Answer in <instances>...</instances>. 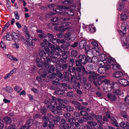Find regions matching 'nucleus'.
Here are the masks:
<instances>
[{"label": "nucleus", "mask_w": 129, "mask_h": 129, "mask_svg": "<svg viewBox=\"0 0 129 129\" xmlns=\"http://www.w3.org/2000/svg\"><path fill=\"white\" fill-rule=\"evenodd\" d=\"M88 73L89 74L88 77L89 80L93 83L96 86L100 85L103 83V81L102 80L103 78L102 76H100L98 74L93 71H90Z\"/></svg>", "instance_id": "f257e3e1"}, {"label": "nucleus", "mask_w": 129, "mask_h": 129, "mask_svg": "<svg viewBox=\"0 0 129 129\" xmlns=\"http://www.w3.org/2000/svg\"><path fill=\"white\" fill-rule=\"evenodd\" d=\"M78 59L75 60L76 65L77 66H81L89 63V56L87 55L80 54L78 56Z\"/></svg>", "instance_id": "f03ea898"}, {"label": "nucleus", "mask_w": 129, "mask_h": 129, "mask_svg": "<svg viewBox=\"0 0 129 129\" xmlns=\"http://www.w3.org/2000/svg\"><path fill=\"white\" fill-rule=\"evenodd\" d=\"M56 73H53L52 74H48L47 75V77L51 80H52V83L55 85H59L61 84L59 82V79L55 77Z\"/></svg>", "instance_id": "7ed1b4c3"}, {"label": "nucleus", "mask_w": 129, "mask_h": 129, "mask_svg": "<svg viewBox=\"0 0 129 129\" xmlns=\"http://www.w3.org/2000/svg\"><path fill=\"white\" fill-rule=\"evenodd\" d=\"M71 24V22L69 21L62 22L61 24L60 27H57L55 29L57 30H61V32L63 33L69 28V25Z\"/></svg>", "instance_id": "20e7f679"}, {"label": "nucleus", "mask_w": 129, "mask_h": 129, "mask_svg": "<svg viewBox=\"0 0 129 129\" xmlns=\"http://www.w3.org/2000/svg\"><path fill=\"white\" fill-rule=\"evenodd\" d=\"M15 31V30H13V31L12 32V36L10 33H7L6 36V40L8 41L13 40L14 42H15L16 36Z\"/></svg>", "instance_id": "39448f33"}, {"label": "nucleus", "mask_w": 129, "mask_h": 129, "mask_svg": "<svg viewBox=\"0 0 129 129\" xmlns=\"http://www.w3.org/2000/svg\"><path fill=\"white\" fill-rule=\"evenodd\" d=\"M77 73L79 76H82L83 75L87 74L88 72L85 70L84 67L81 66L80 67H77Z\"/></svg>", "instance_id": "423d86ee"}, {"label": "nucleus", "mask_w": 129, "mask_h": 129, "mask_svg": "<svg viewBox=\"0 0 129 129\" xmlns=\"http://www.w3.org/2000/svg\"><path fill=\"white\" fill-rule=\"evenodd\" d=\"M57 57L55 56H53L52 57V58H51L49 57L47 60L46 62H45L44 63V64L46 66V67H49V66L50 63L51 62H53L54 63H55L56 64H59L60 63V61L57 59Z\"/></svg>", "instance_id": "0eeeda50"}, {"label": "nucleus", "mask_w": 129, "mask_h": 129, "mask_svg": "<svg viewBox=\"0 0 129 129\" xmlns=\"http://www.w3.org/2000/svg\"><path fill=\"white\" fill-rule=\"evenodd\" d=\"M61 8L63 9L64 15L67 14L69 16H72L74 15V10L67 8V7L64 6H61Z\"/></svg>", "instance_id": "6e6552de"}, {"label": "nucleus", "mask_w": 129, "mask_h": 129, "mask_svg": "<svg viewBox=\"0 0 129 129\" xmlns=\"http://www.w3.org/2000/svg\"><path fill=\"white\" fill-rule=\"evenodd\" d=\"M47 60H44L43 61H42V59H41V57L40 58L39 57H36V62L37 63V66L39 68H41L43 67H44L45 68H48V67H46L45 64H44V63L45 62H46Z\"/></svg>", "instance_id": "1a4fd4ad"}, {"label": "nucleus", "mask_w": 129, "mask_h": 129, "mask_svg": "<svg viewBox=\"0 0 129 129\" xmlns=\"http://www.w3.org/2000/svg\"><path fill=\"white\" fill-rule=\"evenodd\" d=\"M128 26L126 23L122 24L121 26V30H119L118 31L120 36L124 35L126 33V29L128 28Z\"/></svg>", "instance_id": "9d476101"}, {"label": "nucleus", "mask_w": 129, "mask_h": 129, "mask_svg": "<svg viewBox=\"0 0 129 129\" xmlns=\"http://www.w3.org/2000/svg\"><path fill=\"white\" fill-rule=\"evenodd\" d=\"M71 103L76 108L80 110H84L85 108L82 106L81 104L78 102L75 101H72L71 102Z\"/></svg>", "instance_id": "9b49d317"}, {"label": "nucleus", "mask_w": 129, "mask_h": 129, "mask_svg": "<svg viewBox=\"0 0 129 129\" xmlns=\"http://www.w3.org/2000/svg\"><path fill=\"white\" fill-rule=\"evenodd\" d=\"M45 51L43 49H41L40 50L39 54V56H37V57H40L41 59H43L44 60H47L49 57H48L47 53L46 51L45 52Z\"/></svg>", "instance_id": "f8f14e48"}, {"label": "nucleus", "mask_w": 129, "mask_h": 129, "mask_svg": "<svg viewBox=\"0 0 129 129\" xmlns=\"http://www.w3.org/2000/svg\"><path fill=\"white\" fill-rule=\"evenodd\" d=\"M88 125H87L85 129H96V126L97 125L96 122L92 121H88L87 122Z\"/></svg>", "instance_id": "ddd939ff"}, {"label": "nucleus", "mask_w": 129, "mask_h": 129, "mask_svg": "<svg viewBox=\"0 0 129 129\" xmlns=\"http://www.w3.org/2000/svg\"><path fill=\"white\" fill-rule=\"evenodd\" d=\"M54 118V116L51 114L49 113L46 115H44L42 117V118L44 121L49 122L51 120H52Z\"/></svg>", "instance_id": "4468645a"}, {"label": "nucleus", "mask_w": 129, "mask_h": 129, "mask_svg": "<svg viewBox=\"0 0 129 129\" xmlns=\"http://www.w3.org/2000/svg\"><path fill=\"white\" fill-rule=\"evenodd\" d=\"M67 71L71 76H75L76 75V72H77V67L76 68L74 67H73L71 68H69Z\"/></svg>", "instance_id": "2eb2a0df"}, {"label": "nucleus", "mask_w": 129, "mask_h": 129, "mask_svg": "<svg viewBox=\"0 0 129 129\" xmlns=\"http://www.w3.org/2000/svg\"><path fill=\"white\" fill-rule=\"evenodd\" d=\"M58 100L59 105L63 108H66V106L65 104H67L69 103L66 100L62 99H59Z\"/></svg>", "instance_id": "dca6fc26"}, {"label": "nucleus", "mask_w": 129, "mask_h": 129, "mask_svg": "<svg viewBox=\"0 0 129 129\" xmlns=\"http://www.w3.org/2000/svg\"><path fill=\"white\" fill-rule=\"evenodd\" d=\"M108 99L111 102H115L117 100V98L113 93H109L107 94Z\"/></svg>", "instance_id": "f3484780"}, {"label": "nucleus", "mask_w": 129, "mask_h": 129, "mask_svg": "<svg viewBox=\"0 0 129 129\" xmlns=\"http://www.w3.org/2000/svg\"><path fill=\"white\" fill-rule=\"evenodd\" d=\"M118 81L120 84L124 87L128 86L129 85V81L126 79H120Z\"/></svg>", "instance_id": "a211bd4d"}, {"label": "nucleus", "mask_w": 129, "mask_h": 129, "mask_svg": "<svg viewBox=\"0 0 129 129\" xmlns=\"http://www.w3.org/2000/svg\"><path fill=\"white\" fill-rule=\"evenodd\" d=\"M48 40H43V42L40 43V46L41 47H42V49L44 50H45V48L46 47H48Z\"/></svg>", "instance_id": "6ab92c4d"}, {"label": "nucleus", "mask_w": 129, "mask_h": 129, "mask_svg": "<svg viewBox=\"0 0 129 129\" xmlns=\"http://www.w3.org/2000/svg\"><path fill=\"white\" fill-rule=\"evenodd\" d=\"M120 126L124 129H129V123L122 121L119 124Z\"/></svg>", "instance_id": "aec40b11"}, {"label": "nucleus", "mask_w": 129, "mask_h": 129, "mask_svg": "<svg viewBox=\"0 0 129 129\" xmlns=\"http://www.w3.org/2000/svg\"><path fill=\"white\" fill-rule=\"evenodd\" d=\"M57 71L56 70V76L58 78L57 79H59V81H63V75L62 74L60 71H59L58 70H57Z\"/></svg>", "instance_id": "412c9836"}, {"label": "nucleus", "mask_w": 129, "mask_h": 129, "mask_svg": "<svg viewBox=\"0 0 129 129\" xmlns=\"http://www.w3.org/2000/svg\"><path fill=\"white\" fill-rule=\"evenodd\" d=\"M122 91L121 89L120 88L115 90H113V93L116 96L119 98V96H121L122 94Z\"/></svg>", "instance_id": "4be33fe9"}, {"label": "nucleus", "mask_w": 129, "mask_h": 129, "mask_svg": "<svg viewBox=\"0 0 129 129\" xmlns=\"http://www.w3.org/2000/svg\"><path fill=\"white\" fill-rule=\"evenodd\" d=\"M25 41L27 42V44L31 48H33L35 45L34 43L33 42L32 38H26L25 39Z\"/></svg>", "instance_id": "5701e85b"}, {"label": "nucleus", "mask_w": 129, "mask_h": 129, "mask_svg": "<svg viewBox=\"0 0 129 129\" xmlns=\"http://www.w3.org/2000/svg\"><path fill=\"white\" fill-rule=\"evenodd\" d=\"M73 38L71 37L70 32H69L66 34L65 35L64 39L68 41L69 42H71L72 40H73Z\"/></svg>", "instance_id": "b1692460"}, {"label": "nucleus", "mask_w": 129, "mask_h": 129, "mask_svg": "<svg viewBox=\"0 0 129 129\" xmlns=\"http://www.w3.org/2000/svg\"><path fill=\"white\" fill-rule=\"evenodd\" d=\"M50 73V72L49 70H47V69L43 70L41 72V75L42 78H45L47 74Z\"/></svg>", "instance_id": "393cba45"}, {"label": "nucleus", "mask_w": 129, "mask_h": 129, "mask_svg": "<svg viewBox=\"0 0 129 129\" xmlns=\"http://www.w3.org/2000/svg\"><path fill=\"white\" fill-rule=\"evenodd\" d=\"M45 51L46 52L47 54L48 57L49 56L50 57H53L54 54V52L51 51L48 47H46L45 48Z\"/></svg>", "instance_id": "a878e982"}, {"label": "nucleus", "mask_w": 129, "mask_h": 129, "mask_svg": "<svg viewBox=\"0 0 129 129\" xmlns=\"http://www.w3.org/2000/svg\"><path fill=\"white\" fill-rule=\"evenodd\" d=\"M115 62L116 60L114 58H113L112 57L109 56L106 61V63H108L112 65H113L115 63Z\"/></svg>", "instance_id": "bb28decb"}, {"label": "nucleus", "mask_w": 129, "mask_h": 129, "mask_svg": "<svg viewBox=\"0 0 129 129\" xmlns=\"http://www.w3.org/2000/svg\"><path fill=\"white\" fill-rule=\"evenodd\" d=\"M89 63L97 62L98 61V58L96 56L90 57L89 56Z\"/></svg>", "instance_id": "cd10ccee"}, {"label": "nucleus", "mask_w": 129, "mask_h": 129, "mask_svg": "<svg viewBox=\"0 0 129 129\" xmlns=\"http://www.w3.org/2000/svg\"><path fill=\"white\" fill-rule=\"evenodd\" d=\"M86 44V42L85 40H82L79 43V46L80 48H84Z\"/></svg>", "instance_id": "c85d7f7f"}, {"label": "nucleus", "mask_w": 129, "mask_h": 129, "mask_svg": "<svg viewBox=\"0 0 129 129\" xmlns=\"http://www.w3.org/2000/svg\"><path fill=\"white\" fill-rule=\"evenodd\" d=\"M99 56L100 59L103 61L106 60V61L109 57L107 56L105 54L103 53L100 54Z\"/></svg>", "instance_id": "c756f323"}, {"label": "nucleus", "mask_w": 129, "mask_h": 129, "mask_svg": "<svg viewBox=\"0 0 129 129\" xmlns=\"http://www.w3.org/2000/svg\"><path fill=\"white\" fill-rule=\"evenodd\" d=\"M61 6H63L62 5L59 6V9L57 8L54 11L57 12L58 14H60L62 16H64L63 9L61 8L60 7Z\"/></svg>", "instance_id": "7c9ffc66"}, {"label": "nucleus", "mask_w": 129, "mask_h": 129, "mask_svg": "<svg viewBox=\"0 0 129 129\" xmlns=\"http://www.w3.org/2000/svg\"><path fill=\"white\" fill-rule=\"evenodd\" d=\"M92 49V52L93 54H95L96 55L99 56L100 54V49L98 47H95L94 48Z\"/></svg>", "instance_id": "2f4dec72"}, {"label": "nucleus", "mask_w": 129, "mask_h": 129, "mask_svg": "<svg viewBox=\"0 0 129 129\" xmlns=\"http://www.w3.org/2000/svg\"><path fill=\"white\" fill-rule=\"evenodd\" d=\"M121 20L122 21H127L128 20V17L124 13H121L120 15Z\"/></svg>", "instance_id": "473e14b6"}, {"label": "nucleus", "mask_w": 129, "mask_h": 129, "mask_svg": "<svg viewBox=\"0 0 129 129\" xmlns=\"http://www.w3.org/2000/svg\"><path fill=\"white\" fill-rule=\"evenodd\" d=\"M111 82V85L113 87V90L120 88L119 84L118 83L113 82Z\"/></svg>", "instance_id": "72a5a7b5"}, {"label": "nucleus", "mask_w": 129, "mask_h": 129, "mask_svg": "<svg viewBox=\"0 0 129 129\" xmlns=\"http://www.w3.org/2000/svg\"><path fill=\"white\" fill-rule=\"evenodd\" d=\"M111 119L112 121L111 123L112 124L117 127H119L116 119L114 117H111Z\"/></svg>", "instance_id": "f704fd0d"}, {"label": "nucleus", "mask_w": 129, "mask_h": 129, "mask_svg": "<svg viewBox=\"0 0 129 129\" xmlns=\"http://www.w3.org/2000/svg\"><path fill=\"white\" fill-rule=\"evenodd\" d=\"M122 73L121 72L117 71L114 72L113 74V76L116 78H119L123 76Z\"/></svg>", "instance_id": "c9c22d12"}, {"label": "nucleus", "mask_w": 129, "mask_h": 129, "mask_svg": "<svg viewBox=\"0 0 129 129\" xmlns=\"http://www.w3.org/2000/svg\"><path fill=\"white\" fill-rule=\"evenodd\" d=\"M102 116L100 115H97L95 118V119L97 121L98 123L102 124H103V122L102 121Z\"/></svg>", "instance_id": "e433bc0d"}, {"label": "nucleus", "mask_w": 129, "mask_h": 129, "mask_svg": "<svg viewBox=\"0 0 129 129\" xmlns=\"http://www.w3.org/2000/svg\"><path fill=\"white\" fill-rule=\"evenodd\" d=\"M82 85L84 88L88 90L90 89L91 86V84L88 81Z\"/></svg>", "instance_id": "4c0bfd02"}, {"label": "nucleus", "mask_w": 129, "mask_h": 129, "mask_svg": "<svg viewBox=\"0 0 129 129\" xmlns=\"http://www.w3.org/2000/svg\"><path fill=\"white\" fill-rule=\"evenodd\" d=\"M49 123L48 124V127L49 129L54 128V124H55V120L54 118L53 119V120H51L49 122Z\"/></svg>", "instance_id": "58836bf2"}, {"label": "nucleus", "mask_w": 129, "mask_h": 129, "mask_svg": "<svg viewBox=\"0 0 129 129\" xmlns=\"http://www.w3.org/2000/svg\"><path fill=\"white\" fill-rule=\"evenodd\" d=\"M46 34V40H48V42L50 41H51L53 40V37H54V36L52 34L48 33Z\"/></svg>", "instance_id": "ea45409f"}, {"label": "nucleus", "mask_w": 129, "mask_h": 129, "mask_svg": "<svg viewBox=\"0 0 129 129\" xmlns=\"http://www.w3.org/2000/svg\"><path fill=\"white\" fill-rule=\"evenodd\" d=\"M34 122V120L33 119H30L27 120L25 124L29 127L33 125Z\"/></svg>", "instance_id": "a19ab883"}, {"label": "nucleus", "mask_w": 129, "mask_h": 129, "mask_svg": "<svg viewBox=\"0 0 129 129\" xmlns=\"http://www.w3.org/2000/svg\"><path fill=\"white\" fill-rule=\"evenodd\" d=\"M50 104L51 107H50V109L52 112L54 110L56 109L55 106L54 105L56 106L57 105V103L53 102L50 103Z\"/></svg>", "instance_id": "79ce46f5"}, {"label": "nucleus", "mask_w": 129, "mask_h": 129, "mask_svg": "<svg viewBox=\"0 0 129 129\" xmlns=\"http://www.w3.org/2000/svg\"><path fill=\"white\" fill-rule=\"evenodd\" d=\"M69 127V124L66 123L64 125H61L59 126V129H68Z\"/></svg>", "instance_id": "37998d69"}, {"label": "nucleus", "mask_w": 129, "mask_h": 129, "mask_svg": "<svg viewBox=\"0 0 129 129\" xmlns=\"http://www.w3.org/2000/svg\"><path fill=\"white\" fill-rule=\"evenodd\" d=\"M71 55L72 58L78 57V53L77 50H72L71 52Z\"/></svg>", "instance_id": "c03bdc74"}, {"label": "nucleus", "mask_w": 129, "mask_h": 129, "mask_svg": "<svg viewBox=\"0 0 129 129\" xmlns=\"http://www.w3.org/2000/svg\"><path fill=\"white\" fill-rule=\"evenodd\" d=\"M46 34L44 33L38 35V36L40 39V40L43 39L46 40Z\"/></svg>", "instance_id": "a18cd8bd"}, {"label": "nucleus", "mask_w": 129, "mask_h": 129, "mask_svg": "<svg viewBox=\"0 0 129 129\" xmlns=\"http://www.w3.org/2000/svg\"><path fill=\"white\" fill-rule=\"evenodd\" d=\"M48 48H50L51 50L54 52L56 51V47L55 46L53 45L52 44L49 42L48 43Z\"/></svg>", "instance_id": "49530a36"}, {"label": "nucleus", "mask_w": 129, "mask_h": 129, "mask_svg": "<svg viewBox=\"0 0 129 129\" xmlns=\"http://www.w3.org/2000/svg\"><path fill=\"white\" fill-rule=\"evenodd\" d=\"M80 115L84 116V117H82V119H84V118L86 117L88 115V113L85 111H81L80 112Z\"/></svg>", "instance_id": "de8ad7c7"}, {"label": "nucleus", "mask_w": 129, "mask_h": 129, "mask_svg": "<svg viewBox=\"0 0 129 129\" xmlns=\"http://www.w3.org/2000/svg\"><path fill=\"white\" fill-rule=\"evenodd\" d=\"M70 55V54L69 53L65 51L62 53V57L64 58V59L67 60L68 57Z\"/></svg>", "instance_id": "09e8293b"}, {"label": "nucleus", "mask_w": 129, "mask_h": 129, "mask_svg": "<svg viewBox=\"0 0 129 129\" xmlns=\"http://www.w3.org/2000/svg\"><path fill=\"white\" fill-rule=\"evenodd\" d=\"M4 120L5 123L7 124H10L11 122V119L8 117L5 118H4Z\"/></svg>", "instance_id": "8fccbe9b"}, {"label": "nucleus", "mask_w": 129, "mask_h": 129, "mask_svg": "<svg viewBox=\"0 0 129 129\" xmlns=\"http://www.w3.org/2000/svg\"><path fill=\"white\" fill-rule=\"evenodd\" d=\"M113 90V87H112V85L111 84H109L107 85L105 91L107 92H109Z\"/></svg>", "instance_id": "3c124183"}, {"label": "nucleus", "mask_w": 129, "mask_h": 129, "mask_svg": "<svg viewBox=\"0 0 129 129\" xmlns=\"http://www.w3.org/2000/svg\"><path fill=\"white\" fill-rule=\"evenodd\" d=\"M47 111V109L44 107H42L40 109V112L43 115H45L46 114Z\"/></svg>", "instance_id": "603ef678"}, {"label": "nucleus", "mask_w": 129, "mask_h": 129, "mask_svg": "<svg viewBox=\"0 0 129 129\" xmlns=\"http://www.w3.org/2000/svg\"><path fill=\"white\" fill-rule=\"evenodd\" d=\"M68 67V65L67 63L63 64L62 65L60 66V70L62 71L65 70Z\"/></svg>", "instance_id": "864d4df0"}, {"label": "nucleus", "mask_w": 129, "mask_h": 129, "mask_svg": "<svg viewBox=\"0 0 129 129\" xmlns=\"http://www.w3.org/2000/svg\"><path fill=\"white\" fill-rule=\"evenodd\" d=\"M63 43H64L63 44L61 45V47L63 49H66L68 48V46L70 44L69 43H67L66 44L65 43V42Z\"/></svg>", "instance_id": "5fc2aeb1"}, {"label": "nucleus", "mask_w": 129, "mask_h": 129, "mask_svg": "<svg viewBox=\"0 0 129 129\" xmlns=\"http://www.w3.org/2000/svg\"><path fill=\"white\" fill-rule=\"evenodd\" d=\"M80 81L82 85L87 82L86 78L84 77L81 78L80 79Z\"/></svg>", "instance_id": "6e6d98bb"}, {"label": "nucleus", "mask_w": 129, "mask_h": 129, "mask_svg": "<svg viewBox=\"0 0 129 129\" xmlns=\"http://www.w3.org/2000/svg\"><path fill=\"white\" fill-rule=\"evenodd\" d=\"M45 68L47 70H48L50 71V73H51V71L53 72L54 71L55 68L52 66H50V64L49 67Z\"/></svg>", "instance_id": "4d7b16f0"}, {"label": "nucleus", "mask_w": 129, "mask_h": 129, "mask_svg": "<svg viewBox=\"0 0 129 129\" xmlns=\"http://www.w3.org/2000/svg\"><path fill=\"white\" fill-rule=\"evenodd\" d=\"M120 66L118 64H114L113 65L112 68L115 70H117L120 68Z\"/></svg>", "instance_id": "13d9d810"}, {"label": "nucleus", "mask_w": 129, "mask_h": 129, "mask_svg": "<svg viewBox=\"0 0 129 129\" xmlns=\"http://www.w3.org/2000/svg\"><path fill=\"white\" fill-rule=\"evenodd\" d=\"M98 73L100 74H103L106 73V71L104 70V68H99L98 70Z\"/></svg>", "instance_id": "bf43d9fd"}, {"label": "nucleus", "mask_w": 129, "mask_h": 129, "mask_svg": "<svg viewBox=\"0 0 129 129\" xmlns=\"http://www.w3.org/2000/svg\"><path fill=\"white\" fill-rule=\"evenodd\" d=\"M55 92L56 94L59 95H62L64 93L63 92V91L62 90L61 88L56 90Z\"/></svg>", "instance_id": "052dcab7"}, {"label": "nucleus", "mask_w": 129, "mask_h": 129, "mask_svg": "<svg viewBox=\"0 0 129 129\" xmlns=\"http://www.w3.org/2000/svg\"><path fill=\"white\" fill-rule=\"evenodd\" d=\"M96 96L99 98H101L103 96V93L101 91H97L95 93Z\"/></svg>", "instance_id": "680f3d73"}, {"label": "nucleus", "mask_w": 129, "mask_h": 129, "mask_svg": "<svg viewBox=\"0 0 129 129\" xmlns=\"http://www.w3.org/2000/svg\"><path fill=\"white\" fill-rule=\"evenodd\" d=\"M75 76H72L70 79L71 83H73L74 84L76 83L78 81L75 77Z\"/></svg>", "instance_id": "e2e57ef3"}, {"label": "nucleus", "mask_w": 129, "mask_h": 129, "mask_svg": "<svg viewBox=\"0 0 129 129\" xmlns=\"http://www.w3.org/2000/svg\"><path fill=\"white\" fill-rule=\"evenodd\" d=\"M45 78H42V77L41 75V76H37V79L38 81H41L43 82H45L46 80V79H45Z\"/></svg>", "instance_id": "0e129e2a"}, {"label": "nucleus", "mask_w": 129, "mask_h": 129, "mask_svg": "<svg viewBox=\"0 0 129 129\" xmlns=\"http://www.w3.org/2000/svg\"><path fill=\"white\" fill-rule=\"evenodd\" d=\"M102 67L104 68V70H105L106 72V71L109 70L111 67L109 64H106V65H104Z\"/></svg>", "instance_id": "69168bd1"}, {"label": "nucleus", "mask_w": 129, "mask_h": 129, "mask_svg": "<svg viewBox=\"0 0 129 129\" xmlns=\"http://www.w3.org/2000/svg\"><path fill=\"white\" fill-rule=\"evenodd\" d=\"M54 118L55 120V122H58L61 119L60 116L57 115L55 116L54 117Z\"/></svg>", "instance_id": "338daca9"}, {"label": "nucleus", "mask_w": 129, "mask_h": 129, "mask_svg": "<svg viewBox=\"0 0 129 129\" xmlns=\"http://www.w3.org/2000/svg\"><path fill=\"white\" fill-rule=\"evenodd\" d=\"M109 119L108 118V117L104 116L102 118V121L103 122V124L106 122L107 123L109 122Z\"/></svg>", "instance_id": "774afa93"}]
</instances>
